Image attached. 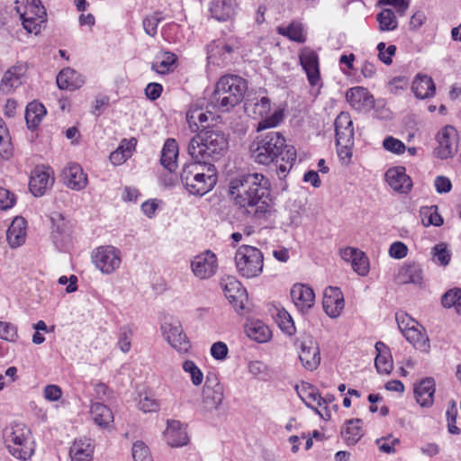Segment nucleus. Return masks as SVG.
Segmentation results:
<instances>
[{
  "label": "nucleus",
  "mask_w": 461,
  "mask_h": 461,
  "mask_svg": "<svg viewBox=\"0 0 461 461\" xmlns=\"http://www.w3.org/2000/svg\"><path fill=\"white\" fill-rule=\"evenodd\" d=\"M224 398L223 385L215 375L207 376L203 388V406L206 411L217 410Z\"/></svg>",
  "instance_id": "4468645a"
},
{
  "label": "nucleus",
  "mask_w": 461,
  "mask_h": 461,
  "mask_svg": "<svg viewBox=\"0 0 461 461\" xmlns=\"http://www.w3.org/2000/svg\"><path fill=\"white\" fill-rule=\"evenodd\" d=\"M0 339L15 342L18 339L17 327L10 322L0 321Z\"/></svg>",
  "instance_id": "4d7b16f0"
},
{
  "label": "nucleus",
  "mask_w": 461,
  "mask_h": 461,
  "mask_svg": "<svg viewBox=\"0 0 461 461\" xmlns=\"http://www.w3.org/2000/svg\"><path fill=\"white\" fill-rule=\"evenodd\" d=\"M66 185L73 190H82L87 185V176L78 164H71L63 169Z\"/></svg>",
  "instance_id": "a878e982"
},
{
  "label": "nucleus",
  "mask_w": 461,
  "mask_h": 461,
  "mask_svg": "<svg viewBox=\"0 0 461 461\" xmlns=\"http://www.w3.org/2000/svg\"><path fill=\"white\" fill-rule=\"evenodd\" d=\"M25 69L23 65H15L6 70L0 83V91L10 94L22 84V77Z\"/></svg>",
  "instance_id": "c756f323"
},
{
  "label": "nucleus",
  "mask_w": 461,
  "mask_h": 461,
  "mask_svg": "<svg viewBox=\"0 0 461 461\" xmlns=\"http://www.w3.org/2000/svg\"><path fill=\"white\" fill-rule=\"evenodd\" d=\"M350 263L353 270L358 275L364 276L368 273V259L362 251H360V256L355 257Z\"/></svg>",
  "instance_id": "680f3d73"
},
{
  "label": "nucleus",
  "mask_w": 461,
  "mask_h": 461,
  "mask_svg": "<svg viewBox=\"0 0 461 461\" xmlns=\"http://www.w3.org/2000/svg\"><path fill=\"white\" fill-rule=\"evenodd\" d=\"M93 263L102 273L109 275L121 266L120 251L113 246H101L92 253Z\"/></svg>",
  "instance_id": "1a4fd4ad"
},
{
  "label": "nucleus",
  "mask_w": 461,
  "mask_h": 461,
  "mask_svg": "<svg viewBox=\"0 0 461 461\" xmlns=\"http://www.w3.org/2000/svg\"><path fill=\"white\" fill-rule=\"evenodd\" d=\"M138 408L143 412H153L159 410V402L147 393L140 394Z\"/></svg>",
  "instance_id": "5fc2aeb1"
},
{
  "label": "nucleus",
  "mask_w": 461,
  "mask_h": 461,
  "mask_svg": "<svg viewBox=\"0 0 461 461\" xmlns=\"http://www.w3.org/2000/svg\"><path fill=\"white\" fill-rule=\"evenodd\" d=\"M385 179L395 192L401 194H408L412 187V181L406 175L405 167H395L388 169L385 173Z\"/></svg>",
  "instance_id": "412c9836"
},
{
  "label": "nucleus",
  "mask_w": 461,
  "mask_h": 461,
  "mask_svg": "<svg viewBox=\"0 0 461 461\" xmlns=\"http://www.w3.org/2000/svg\"><path fill=\"white\" fill-rule=\"evenodd\" d=\"M158 59L159 60L151 66V68L158 74H167L172 71L177 59L174 53L168 51L163 52Z\"/></svg>",
  "instance_id": "37998d69"
},
{
  "label": "nucleus",
  "mask_w": 461,
  "mask_h": 461,
  "mask_svg": "<svg viewBox=\"0 0 461 461\" xmlns=\"http://www.w3.org/2000/svg\"><path fill=\"white\" fill-rule=\"evenodd\" d=\"M236 0H212L210 4V12L213 18L222 22L231 19L237 12Z\"/></svg>",
  "instance_id": "cd10ccee"
},
{
  "label": "nucleus",
  "mask_w": 461,
  "mask_h": 461,
  "mask_svg": "<svg viewBox=\"0 0 461 461\" xmlns=\"http://www.w3.org/2000/svg\"><path fill=\"white\" fill-rule=\"evenodd\" d=\"M399 284H413L421 286L424 281L422 266L416 261H407L399 269L396 275Z\"/></svg>",
  "instance_id": "aec40b11"
},
{
  "label": "nucleus",
  "mask_w": 461,
  "mask_h": 461,
  "mask_svg": "<svg viewBox=\"0 0 461 461\" xmlns=\"http://www.w3.org/2000/svg\"><path fill=\"white\" fill-rule=\"evenodd\" d=\"M398 327L406 339L417 349L428 352L429 349V339L423 328L413 319L405 316L402 320L397 315Z\"/></svg>",
  "instance_id": "6e6552de"
},
{
  "label": "nucleus",
  "mask_w": 461,
  "mask_h": 461,
  "mask_svg": "<svg viewBox=\"0 0 461 461\" xmlns=\"http://www.w3.org/2000/svg\"><path fill=\"white\" fill-rule=\"evenodd\" d=\"M291 297L294 305L302 312H307L314 304V292L306 285H294L291 289Z\"/></svg>",
  "instance_id": "4be33fe9"
},
{
  "label": "nucleus",
  "mask_w": 461,
  "mask_h": 461,
  "mask_svg": "<svg viewBox=\"0 0 461 461\" xmlns=\"http://www.w3.org/2000/svg\"><path fill=\"white\" fill-rule=\"evenodd\" d=\"M432 260L443 267L449 264L451 259V253L447 249V244L441 242L436 244L431 249Z\"/></svg>",
  "instance_id": "8fccbe9b"
},
{
  "label": "nucleus",
  "mask_w": 461,
  "mask_h": 461,
  "mask_svg": "<svg viewBox=\"0 0 461 461\" xmlns=\"http://www.w3.org/2000/svg\"><path fill=\"white\" fill-rule=\"evenodd\" d=\"M367 95L368 92L365 87L356 86L347 92L346 98L353 107L359 109L366 102Z\"/></svg>",
  "instance_id": "49530a36"
},
{
  "label": "nucleus",
  "mask_w": 461,
  "mask_h": 461,
  "mask_svg": "<svg viewBox=\"0 0 461 461\" xmlns=\"http://www.w3.org/2000/svg\"><path fill=\"white\" fill-rule=\"evenodd\" d=\"M85 83L84 77L71 68L62 69L57 76V85L62 90L73 91Z\"/></svg>",
  "instance_id": "c85d7f7f"
},
{
  "label": "nucleus",
  "mask_w": 461,
  "mask_h": 461,
  "mask_svg": "<svg viewBox=\"0 0 461 461\" xmlns=\"http://www.w3.org/2000/svg\"><path fill=\"white\" fill-rule=\"evenodd\" d=\"M183 369L185 373L190 375L192 383L194 385H200L203 383V375L194 361L185 360L183 363Z\"/></svg>",
  "instance_id": "864d4df0"
},
{
  "label": "nucleus",
  "mask_w": 461,
  "mask_h": 461,
  "mask_svg": "<svg viewBox=\"0 0 461 461\" xmlns=\"http://www.w3.org/2000/svg\"><path fill=\"white\" fill-rule=\"evenodd\" d=\"M383 147L385 150L397 155L404 153L406 149L404 143L393 136H388L384 140Z\"/></svg>",
  "instance_id": "13d9d810"
},
{
  "label": "nucleus",
  "mask_w": 461,
  "mask_h": 461,
  "mask_svg": "<svg viewBox=\"0 0 461 461\" xmlns=\"http://www.w3.org/2000/svg\"><path fill=\"white\" fill-rule=\"evenodd\" d=\"M420 213L425 226L434 225L438 227L443 223V219L438 212L436 206L421 208Z\"/></svg>",
  "instance_id": "603ef678"
},
{
  "label": "nucleus",
  "mask_w": 461,
  "mask_h": 461,
  "mask_svg": "<svg viewBox=\"0 0 461 461\" xmlns=\"http://www.w3.org/2000/svg\"><path fill=\"white\" fill-rule=\"evenodd\" d=\"M163 19L164 17L161 12H155L152 14L147 15L142 21L145 32L150 37H155L157 35L158 25Z\"/></svg>",
  "instance_id": "3c124183"
},
{
  "label": "nucleus",
  "mask_w": 461,
  "mask_h": 461,
  "mask_svg": "<svg viewBox=\"0 0 461 461\" xmlns=\"http://www.w3.org/2000/svg\"><path fill=\"white\" fill-rule=\"evenodd\" d=\"M178 145L174 139H167L161 151L160 163L169 172L177 167Z\"/></svg>",
  "instance_id": "2f4dec72"
},
{
  "label": "nucleus",
  "mask_w": 461,
  "mask_h": 461,
  "mask_svg": "<svg viewBox=\"0 0 461 461\" xmlns=\"http://www.w3.org/2000/svg\"><path fill=\"white\" fill-rule=\"evenodd\" d=\"M441 303L445 308L454 307L457 313H461V289L448 290L442 296Z\"/></svg>",
  "instance_id": "de8ad7c7"
},
{
  "label": "nucleus",
  "mask_w": 461,
  "mask_h": 461,
  "mask_svg": "<svg viewBox=\"0 0 461 461\" xmlns=\"http://www.w3.org/2000/svg\"><path fill=\"white\" fill-rule=\"evenodd\" d=\"M221 287L234 310L238 313H243L248 302V294L241 283L233 276H227L221 280Z\"/></svg>",
  "instance_id": "9d476101"
},
{
  "label": "nucleus",
  "mask_w": 461,
  "mask_h": 461,
  "mask_svg": "<svg viewBox=\"0 0 461 461\" xmlns=\"http://www.w3.org/2000/svg\"><path fill=\"white\" fill-rule=\"evenodd\" d=\"M377 22L381 31H393L398 26L395 13L392 9H384L377 14Z\"/></svg>",
  "instance_id": "c03bdc74"
},
{
  "label": "nucleus",
  "mask_w": 461,
  "mask_h": 461,
  "mask_svg": "<svg viewBox=\"0 0 461 461\" xmlns=\"http://www.w3.org/2000/svg\"><path fill=\"white\" fill-rule=\"evenodd\" d=\"M336 145H354V129L350 115L340 113L335 120Z\"/></svg>",
  "instance_id": "6ab92c4d"
},
{
  "label": "nucleus",
  "mask_w": 461,
  "mask_h": 461,
  "mask_svg": "<svg viewBox=\"0 0 461 461\" xmlns=\"http://www.w3.org/2000/svg\"><path fill=\"white\" fill-rule=\"evenodd\" d=\"M283 116L282 111H276L273 115L265 118L258 123L257 131H260L277 126L282 122Z\"/></svg>",
  "instance_id": "bf43d9fd"
},
{
  "label": "nucleus",
  "mask_w": 461,
  "mask_h": 461,
  "mask_svg": "<svg viewBox=\"0 0 461 461\" xmlns=\"http://www.w3.org/2000/svg\"><path fill=\"white\" fill-rule=\"evenodd\" d=\"M277 32L279 34L286 36L291 41L296 42H304L306 40L305 34L303 32V28L302 23L293 22L291 24L285 27H278Z\"/></svg>",
  "instance_id": "79ce46f5"
},
{
  "label": "nucleus",
  "mask_w": 461,
  "mask_h": 461,
  "mask_svg": "<svg viewBox=\"0 0 461 461\" xmlns=\"http://www.w3.org/2000/svg\"><path fill=\"white\" fill-rule=\"evenodd\" d=\"M234 259L238 272L244 277H256L263 270V254L255 247H240Z\"/></svg>",
  "instance_id": "0eeeda50"
},
{
  "label": "nucleus",
  "mask_w": 461,
  "mask_h": 461,
  "mask_svg": "<svg viewBox=\"0 0 461 461\" xmlns=\"http://www.w3.org/2000/svg\"><path fill=\"white\" fill-rule=\"evenodd\" d=\"M13 155L8 130L0 117V159H9Z\"/></svg>",
  "instance_id": "a18cd8bd"
},
{
  "label": "nucleus",
  "mask_w": 461,
  "mask_h": 461,
  "mask_svg": "<svg viewBox=\"0 0 461 461\" xmlns=\"http://www.w3.org/2000/svg\"><path fill=\"white\" fill-rule=\"evenodd\" d=\"M269 188L270 183L264 175L250 173L232 179L229 194L234 204L245 213L263 219L270 216L273 211Z\"/></svg>",
  "instance_id": "f257e3e1"
},
{
  "label": "nucleus",
  "mask_w": 461,
  "mask_h": 461,
  "mask_svg": "<svg viewBox=\"0 0 461 461\" xmlns=\"http://www.w3.org/2000/svg\"><path fill=\"white\" fill-rule=\"evenodd\" d=\"M361 420H349L345 423L341 435L348 445L356 444L363 436V429L360 426Z\"/></svg>",
  "instance_id": "a19ab883"
},
{
  "label": "nucleus",
  "mask_w": 461,
  "mask_h": 461,
  "mask_svg": "<svg viewBox=\"0 0 461 461\" xmlns=\"http://www.w3.org/2000/svg\"><path fill=\"white\" fill-rule=\"evenodd\" d=\"M15 203L14 194H12L9 190L0 187V209L7 210Z\"/></svg>",
  "instance_id": "774afa93"
},
{
  "label": "nucleus",
  "mask_w": 461,
  "mask_h": 461,
  "mask_svg": "<svg viewBox=\"0 0 461 461\" xmlns=\"http://www.w3.org/2000/svg\"><path fill=\"white\" fill-rule=\"evenodd\" d=\"M52 183L53 178L48 171L36 167L31 173L29 187L34 196H41Z\"/></svg>",
  "instance_id": "bb28decb"
},
{
  "label": "nucleus",
  "mask_w": 461,
  "mask_h": 461,
  "mask_svg": "<svg viewBox=\"0 0 461 461\" xmlns=\"http://www.w3.org/2000/svg\"><path fill=\"white\" fill-rule=\"evenodd\" d=\"M191 267L194 275L199 279L210 278L217 271L216 255L211 250H206L193 258Z\"/></svg>",
  "instance_id": "ddd939ff"
},
{
  "label": "nucleus",
  "mask_w": 461,
  "mask_h": 461,
  "mask_svg": "<svg viewBox=\"0 0 461 461\" xmlns=\"http://www.w3.org/2000/svg\"><path fill=\"white\" fill-rule=\"evenodd\" d=\"M15 9L20 16L30 20L46 21V11L40 0H18Z\"/></svg>",
  "instance_id": "b1692460"
},
{
  "label": "nucleus",
  "mask_w": 461,
  "mask_h": 461,
  "mask_svg": "<svg viewBox=\"0 0 461 461\" xmlns=\"http://www.w3.org/2000/svg\"><path fill=\"white\" fill-rule=\"evenodd\" d=\"M299 358L303 367L309 371L315 370L321 363V353L318 342L312 338L302 341Z\"/></svg>",
  "instance_id": "f3484780"
},
{
  "label": "nucleus",
  "mask_w": 461,
  "mask_h": 461,
  "mask_svg": "<svg viewBox=\"0 0 461 461\" xmlns=\"http://www.w3.org/2000/svg\"><path fill=\"white\" fill-rule=\"evenodd\" d=\"M435 392L436 384L432 377L422 379L414 387L416 401L421 407H429L433 404Z\"/></svg>",
  "instance_id": "393cba45"
},
{
  "label": "nucleus",
  "mask_w": 461,
  "mask_h": 461,
  "mask_svg": "<svg viewBox=\"0 0 461 461\" xmlns=\"http://www.w3.org/2000/svg\"><path fill=\"white\" fill-rule=\"evenodd\" d=\"M93 454L94 446L90 439L75 440L69 450L72 461H92Z\"/></svg>",
  "instance_id": "f704fd0d"
},
{
  "label": "nucleus",
  "mask_w": 461,
  "mask_h": 461,
  "mask_svg": "<svg viewBox=\"0 0 461 461\" xmlns=\"http://www.w3.org/2000/svg\"><path fill=\"white\" fill-rule=\"evenodd\" d=\"M322 305L330 318H337L345 307L344 296L339 287L329 286L324 290Z\"/></svg>",
  "instance_id": "a211bd4d"
},
{
  "label": "nucleus",
  "mask_w": 461,
  "mask_h": 461,
  "mask_svg": "<svg viewBox=\"0 0 461 461\" xmlns=\"http://www.w3.org/2000/svg\"><path fill=\"white\" fill-rule=\"evenodd\" d=\"M45 114L46 109L42 104L36 101L28 104L25 110V120L28 128H37Z\"/></svg>",
  "instance_id": "58836bf2"
},
{
  "label": "nucleus",
  "mask_w": 461,
  "mask_h": 461,
  "mask_svg": "<svg viewBox=\"0 0 461 461\" xmlns=\"http://www.w3.org/2000/svg\"><path fill=\"white\" fill-rule=\"evenodd\" d=\"M134 461H153L149 447L142 441H137L132 446Z\"/></svg>",
  "instance_id": "6e6d98bb"
},
{
  "label": "nucleus",
  "mask_w": 461,
  "mask_h": 461,
  "mask_svg": "<svg viewBox=\"0 0 461 461\" xmlns=\"http://www.w3.org/2000/svg\"><path fill=\"white\" fill-rule=\"evenodd\" d=\"M167 443L173 447H178L188 443V436L185 428L179 420H167V426L164 432Z\"/></svg>",
  "instance_id": "5701e85b"
},
{
  "label": "nucleus",
  "mask_w": 461,
  "mask_h": 461,
  "mask_svg": "<svg viewBox=\"0 0 461 461\" xmlns=\"http://www.w3.org/2000/svg\"><path fill=\"white\" fill-rule=\"evenodd\" d=\"M249 149L251 157L259 164L268 165L276 160L280 177L281 175L285 176L296 159L294 148L286 145L285 138L278 131L260 134Z\"/></svg>",
  "instance_id": "f03ea898"
},
{
  "label": "nucleus",
  "mask_w": 461,
  "mask_h": 461,
  "mask_svg": "<svg viewBox=\"0 0 461 461\" xmlns=\"http://www.w3.org/2000/svg\"><path fill=\"white\" fill-rule=\"evenodd\" d=\"M388 253L393 258L402 259L407 256L408 247L402 241H394L391 244Z\"/></svg>",
  "instance_id": "e2e57ef3"
},
{
  "label": "nucleus",
  "mask_w": 461,
  "mask_h": 461,
  "mask_svg": "<svg viewBox=\"0 0 461 461\" xmlns=\"http://www.w3.org/2000/svg\"><path fill=\"white\" fill-rule=\"evenodd\" d=\"M300 64L307 75L312 86H318L321 81L318 54L309 47H303L299 52Z\"/></svg>",
  "instance_id": "2eb2a0df"
},
{
  "label": "nucleus",
  "mask_w": 461,
  "mask_h": 461,
  "mask_svg": "<svg viewBox=\"0 0 461 461\" xmlns=\"http://www.w3.org/2000/svg\"><path fill=\"white\" fill-rule=\"evenodd\" d=\"M6 238L12 248L23 245L26 238V221L23 217H15L9 226Z\"/></svg>",
  "instance_id": "7c9ffc66"
},
{
  "label": "nucleus",
  "mask_w": 461,
  "mask_h": 461,
  "mask_svg": "<svg viewBox=\"0 0 461 461\" xmlns=\"http://www.w3.org/2000/svg\"><path fill=\"white\" fill-rule=\"evenodd\" d=\"M135 146V139L123 140L117 149L110 154V161L115 166L122 164L131 156Z\"/></svg>",
  "instance_id": "ea45409f"
},
{
  "label": "nucleus",
  "mask_w": 461,
  "mask_h": 461,
  "mask_svg": "<svg viewBox=\"0 0 461 461\" xmlns=\"http://www.w3.org/2000/svg\"><path fill=\"white\" fill-rule=\"evenodd\" d=\"M180 178L189 193L203 195L211 191L217 182L214 168L211 164L194 161L185 165Z\"/></svg>",
  "instance_id": "39448f33"
},
{
  "label": "nucleus",
  "mask_w": 461,
  "mask_h": 461,
  "mask_svg": "<svg viewBox=\"0 0 461 461\" xmlns=\"http://www.w3.org/2000/svg\"><path fill=\"white\" fill-rule=\"evenodd\" d=\"M211 355L216 360H224L228 355V347L224 342L218 341L212 345Z\"/></svg>",
  "instance_id": "338daca9"
},
{
  "label": "nucleus",
  "mask_w": 461,
  "mask_h": 461,
  "mask_svg": "<svg viewBox=\"0 0 461 461\" xmlns=\"http://www.w3.org/2000/svg\"><path fill=\"white\" fill-rule=\"evenodd\" d=\"M245 332L249 339L258 343L268 341L272 336L268 326L258 320L248 321L245 325Z\"/></svg>",
  "instance_id": "72a5a7b5"
},
{
  "label": "nucleus",
  "mask_w": 461,
  "mask_h": 461,
  "mask_svg": "<svg viewBox=\"0 0 461 461\" xmlns=\"http://www.w3.org/2000/svg\"><path fill=\"white\" fill-rule=\"evenodd\" d=\"M379 59L385 65L392 64V57L395 54L396 47L394 45H389L386 47L384 42H380L377 45Z\"/></svg>",
  "instance_id": "052dcab7"
},
{
  "label": "nucleus",
  "mask_w": 461,
  "mask_h": 461,
  "mask_svg": "<svg viewBox=\"0 0 461 461\" xmlns=\"http://www.w3.org/2000/svg\"><path fill=\"white\" fill-rule=\"evenodd\" d=\"M271 109L270 99L267 96L249 98L245 103V110L249 115L254 117H264L267 115Z\"/></svg>",
  "instance_id": "e433bc0d"
},
{
  "label": "nucleus",
  "mask_w": 461,
  "mask_h": 461,
  "mask_svg": "<svg viewBox=\"0 0 461 461\" xmlns=\"http://www.w3.org/2000/svg\"><path fill=\"white\" fill-rule=\"evenodd\" d=\"M276 321L278 324L279 328L287 335L292 336L295 333V326L294 321L285 309L277 310V313L276 316Z\"/></svg>",
  "instance_id": "09e8293b"
},
{
  "label": "nucleus",
  "mask_w": 461,
  "mask_h": 461,
  "mask_svg": "<svg viewBox=\"0 0 461 461\" xmlns=\"http://www.w3.org/2000/svg\"><path fill=\"white\" fill-rule=\"evenodd\" d=\"M247 90L246 81L236 75L222 76L209 97L208 107L217 112L227 113L238 105Z\"/></svg>",
  "instance_id": "20e7f679"
},
{
  "label": "nucleus",
  "mask_w": 461,
  "mask_h": 461,
  "mask_svg": "<svg viewBox=\"0 0 461 461\" xmlns=\"http://www.w3.org/2000/svg\"><path fill=\"white\" fill-rule=\"evenodd\" d=\"M249 372L254 376L264 378L267 375V366L262 361H250L248 365Z\"/></svg>",
  "instance_id": "69168bd1"
},
{
  "label": "nucleus",
  "mask_w": 461,
  "mask_h": 461,
  "mask_svg": "<svg viewBox=\"0 0 461 461\" xmlns=\"http://www.w3.org/2000/svg\"><path fill=\"white\" fill-rule=\"evenodd\" d=\"M376 357L375 366L378 373L388 375L393 369V359L389 348L382 341L375 345Z\"/></svg>",
  "instance_id": "473e14b6"
},
{
  "label": "nucleus",
  "mask_w": 461,
  "mask_h": 461,
  "mask_svg": "<svg viewBox=\"0 0 461 461\" xmlns=\"http://www.w3.org/2000/svg\"><path fill=\"white\" fill-rule=\"evenodd\" d=\"M161 330L168 344L179 353H186L191 348L181 323L176 320L165 321L161 325Z\"/></svg>",
  "instance_id": "9b49d317"
},
{
  "label": "nucleus",
  "mask_w": 461,
  "mask_h": 461,
  "mask_svg": "<svg viewBox=\"0 0 461 461\" xmlns=\"http://www.w3.org/2000/svg\"><path fill=\"white\" fill-rule=\"evenodd\" d=\"M411 90L418 98H429L434 95L435 84L430 77L419 74L412 82Z\"/></svg>",
  "instance_id": "c9c22d12"
},
{
  "label": "nucleus",
  "mask_w": 461,
  "mask_h": 461,
  "mask_svg": "<svg viewBox=\"0 0 461 461\" xmlns=\"http://www.w3.org/2000/svg\"><path fill=\"white\" fill-rule=\"evenodd\" d=\"M131 330L127 327L120 330L118 346L123 353H127L131 349Z\"/></svg>",
  "instance_id": "0e129e2a"
},
{
  "label": "nucleus",
  "mask_w": 461,
  "mask_h": 461,
  "mask_svg": "<svg viewBox=\"0 0 461 461\" xmlns=\"http://www.w3.org/2000/svg\"><path fill=\"white\" fill-rule=\"evenodd\" d=\"M90 412L94 422L101 428H107L113 421L111 409L101 402H94Z\"/></svg>",
  "instance_id": "4c0bfd02"
},
{
  "label": "nucleus",
  "mask_w": 461,
  "mask_h": 461,
  "mask_svg": "<svg viewBox=\"0 0 461 461\" xmlns=\"http://www.w3.org/2000/svg\"><path fill=\"white\" fill-rule=\"evenodd\" d=\"M4 439L9 452L16 458L26 460L34 452L31 430L23 423L14 422L7 426Z\"/></svg>",
  "instance_id": "423d86ee"
},
{
  "label": "nucleus",
  "mask_w": 461,
  "mask_h": 461,
  "mask_svg": "<svg viewBox=\"0 0 461 461\" xmlns=\"http://www.w3.org/2000/svg\"><path fill=\"white\" fill-rule=\"evenodd\" d=\"M229 147L225 133L217 127H204L194 135L187 147L188 154L197 162L211 164L220 159Z\"/></svg>",
  "instance_id": "7ed1b4c3"
},
{
  "label": "nucleus",
  "mask_w": 461,
  "mask_h": 461,
  "mask_svg": "<svg viewBox=\"0 0 461 461\" xmlns=\"http://www.w3.org/2000/svg\"><path fill=\"white\" fill-rule=\"evenodd\" d=\"M299 397L306 404L307 407L316 411L322 419L329 420L330 418V411L326 407L324 412L318 408L321 402H324L322 396L319 391L310 384L303 383L301 386L296 387Z\"/></svg>",
  "instance_id": "dca6fc26"
},
{
  "label": "nucleus",
  "mask_w": 461,
  "mask_h": 461,
  "mask_svg": "<svg viewBox=\"0 0 461 461\" xmlns=\"http://www.w3.org/2000/svg\"><path fill=\"white\" fill-rule=\"evenodd\" d=\"M438 147L434 154L440 159L452 158L458 149V134L452 126H446L437 135Z\"/></svg>",
  "instance_id": "f8f14e48"
}]
</instances>
